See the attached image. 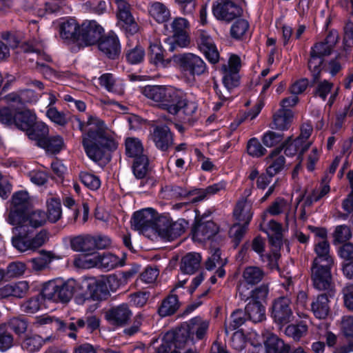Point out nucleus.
Masks as SVG:
<instances>
[{"instance_id": "6e6552de", "label": "nucleus", "mask_w": 353, "mask_h": 353, "mask_svg": "<svg viewBox=\"0 0 353 353\" xmlns=\"http://www.w3.org/2000/svg\"><path fill=\"white\" fill-rule=\"evenodd\" d=\"M271 316L279 325H285L294 319L292 301L288 296L276 299L272 305Z\"/></svg>"}, {"instance_id": "f704fd0d", "label": "nucleus", "mask_w": 353, "mask_h": 353, "mask_svg": "<svg viewBox=\"0 0 353 353\" xmlns=\"http://www.w3.org/2000/svg\"><path fill=\"white\" fill-rule=\"evenodd\" d=\"M248 319L254 323H259L265 319V307L263 303L249 301L245 307Z\"/></svg>"}, {"instance_id": "bb28decb", "label": "nucleus", "mask_w": 353, "mask_h": 353, "mask_svg": "<svg viewBox=\"0 0 353 353\" xmlns=\"http://www.w3.org/2000/svg\"><path fill=\"white\" fill-rule=\"evenodd\" d=\"M180 305L178 296L171 294L161 301L158 308V314L161 317L172 316L177 312Z\"/></svg>"}, {"instance_id": "f8f14e48", "label": "nucleus", "mask_w": 353, "mask_h": 353, "mask_svg": "<svg viewBox=\"0 0 353 353\" xmlns=\"http://www.w3.org/2000/svg\"><path fill=\"white\" fill-rule=\"evenodd\" d=\"M117 26L127 34H134L139 31V26L133 18L130 5L123 0H117Z\"/></svg>"}, {"instance_id": "774afa93", "label": "nucleus", "mask_w": 353, "mask_h": 353, "mask_svg": "<svg viewBox=\"0 0 353 353\" xmlns=\"http://www.w3.org/2000/svg\"><path fill=\"white\" fill-rule=\"evenodd\" d=\"M344 306L351 312H353V284H347L342 289Z\"/></svg>"}, {"instance_id": "412c9836", "label": "nucleus", "mask_w": 353, "mask_h": 353, "mask_svg": "<svg viewBox=\"0 0 353 353\" xmlns=\"http://www.w3.org/2000/svg\"><path fill=\"white\" fill-rule=\"evenodd\" d=\"M206 214L202 215L201 219L198 221L193 228V239L199 241L210 239L218 232L219 228L213 221H203Z\"/></svg>"}, {"instance_id": "603ef678", "label": "nucleus", "mask_w": 353, "mask_h": 353, "mask_svg": "<svg viewBox=\"0 0 353 353\" xmlns=\"http://www.w3.org/2000/svg\"><path fill=\"white\" fill-rule=\"evenodd\" d=\"M249 28V23L245 19H238L232 26L230 29L231 37L239 39L246 33Z\"/></svg>"}, {"instance_id": "c85d7f7f", "label": "nucleus", "mask_w": 353, "mask_h": 353, "mask_svg": "<svg viewBox=\"0 0 353 353\" xmlns=\"http://www.w3.org/2000/svg\"><path fill=\"white\" fill-rule=\"evenodd\" d=\"M201 261V256L199 253H188L181 259V270L185 274H192L199 269Z\"/></svg>"}, {"instance_id": "e433bc0d", "label": "nucleus", "mask_w": 353, "mask_h": 353, "mask_svg": "<svg viewBox=\"0 0 353 353\" xmlns=\"http://www.w3.org/2000/svg\"><path fill=\"white\" fill-rule=\"evenodd\" d=\"M48 132V128L44 123L35 121L31 129L26 131V134L30 139L36 141L39 146L41 141H44L47 137Z\"/></svg>"}, {"instance_id": "3c124183", "label": "nucleus", "mask_w": 353, "mask_h": 353, "mask_svg": "<svg viewBox=\"0 0 353 353\" xmlns=\"http://www.w3.org/2000/svg\"><path fill=\"white\" fill-rule=\"evenodd\" d=\"M61 216V205L59 201L52 199L48 202V219L52 223L57 222Z\"/></svg>"}, {"instance_id": "c9c22d12", "label": "nucleus", "mask_w": 353, "mask_h": 353, "mask_svg": "<svg viewBox=\"0 0 353 353\" xmlns=\"http://www.w3.org/2000/svg\"><path fill=\"white\" fill-rule=\"evenodd\" d=\"M149 14L158 23H164L170 17V12L165 5L155 1L150 3L148 9Z\"/></svg>"}, {"instance_id": "052dcab7", "label": "nucleus", "mask_w": 353, "mask_h": 353, "mask_svg": "<svg viewBox=\"0 0 353 353\" xmlns=\"http://www.w3.org/2000/svg\"><path fill=\"white\" fill-rule=\"evenodd\" d=\"M50 337H47L44 340H41L39 336L27 338L23 343L22 347L28 352H32L38 350L42 345V342L50 341Z\"/></svg>"}, {"instance_id": "c03bdc74", "label": "nucleus", "mask_w": 353, "mask_h": 353, "mask_svg": "<svg viewBox=\"0 0 353 353\" xmlns=\"http://www.w3.org/2000/svg\"><path fill=\"white\" fill-rule=\"evenodd\" d=\"M99 268L105 269V270H110L118 265H122L123 263L119 258L110 252L99 254Z\"/></svg>"}, {"instance_id": "ddd939ff", "label": "nucleus", "mask_w": 353, "mask_h": 353, "mask_svg": "<svg viewBox=\"0 0 353 353\" xmlns=\"http://www.w3.org/2000/svg\"><path fill=\"white\" fill-rule=\"evenodd\" d=\"M81 288H86L88 290V294L77 298L79 305H83L90 300L106 299L110 295L107 285L103 281H85L82 283Z\"/></svg>"}, {"instance_id": "c756f323", "label": "nucleus", "mask_w": 353, "mask_h": 353, "mask_svg": "<svg viewBox=\"0 0 353 353\" xmlns=\"http://www.w3.org/2000/svg\"><path fill=\"white\" fill-rule=\"evenodd\" d=\"M330 246L326 240H322L317 243L314 247V252L316 256L314 259L312 263L334 264V260L330 254Z\"/></svg>"}, {"instance_id": "bf43d9fd", "label": "nucleus", "mask_w": 353, "mask_h": 353, "mask_svg": "<svg viewBox=\"0 0 353 353\" xmlns=\"http://www.w3.org/2000/svg\"><path fill=\"white\" fill-rule=\"evenodd\" d=\"M21 310L26 314H32L40 310L41 303L39 296H33L23 302L21 305Z\"/></svg>"}, {"instance_id": "7ed1b4c3", "label": "nucleus", "mask_w": 353, "mask_h": 353, "mask_svg": "<svg viewBox=\"0 0 353 353\" xmlns=\"http://www.w3.org/2000/svg\"><path fill=\"white\" fill-rule=\"evenodd\" d=\"M338 41V33L336 31H330L324 40L315 43L311 48L307 68L311 72L314 82L320 79L325 57L332 54Z\"/></svg>"}, {"instance_id": "49530a36", "label": "nucleus", "mask_w": 353, "mask_h": 353, "mask_svg": "<svg viewBox=\"0 0 353 353\" xmlns=\"http://www.w3.org/2000/svg\"><path fill=\"white\" fill-rule=\"evenodd\" d=\"M307 332L306 324L301 322L298 324H291L287 326L285 334L293 339L294 341H299Z\"/></svg>"}, {"instance_id": "aec40b11", "label": "nucleus", "mask_w": 353, "mask_h": 353, "mask_svg": "<svg viewBox=\"0 0 353 353\" xmlns=\"http://www.w3.org/2000/svg\"><path fill=\"white\" fill-rule=\"evenodd\" d=\"M132 314L129 306L123 303L108 310L105 313V317L111 324L123 326L128 322Z\"/></svg>"}, {"instance_id": "4d7b16f0", "label": "nucleus", "mask_w": 353, "mask_h": 353, "mask_svg": "<svg viewBox=\"0 0 353 353\" xmlns=\"http://www.w3.org/2000/svg\"><path fill=\"white\" fill-rule=\"evenodd\" d=\"M79 179L82 183L92 190H96L101 186L99 178L88 172H81Z\"/></svg>"}, {"instance_id": "4be33fe9", "label": "nucleus", "mask_w": 353, "mask_h": 353, "mask_svg": "<svg viewBox=\"0 0 353 353\" xmlns=\"http://www.w3.org/2000/svg\"><path fill=\"white\" fill-rule=\"evenodd\" d=\"M98 47L101 52L112 59L118 58L121 53L119 39L114 35L101 37L99 41Z\"/></svg>"}, {"instance_id": "8fccbe9b", "label": "nucleus", "mask_w": 353, "mask_h": 353, "mask_svg": "<svg viewBox=\"0 0 353 353\" xmlns=\"http://www.w3.org/2000/svg\"><path fill=\"white\" fill-rule=\"evenodd\" d=\"M13 345V336L6 324L0 325V350L6 351Z\"/></svg>"}, {"instance_id": "5fc2aeb1", "label": "nucleus", "mask_w": 353, "mask_h": 353, "mask_svg": "<svg viewBox=\"0 0 353 353\" xmlns=\"http://www.w3.org/2000/svg\"><path fill=\"white\" fill-rule=\"evenodd\" d=\"M248 225L246 224H241V223H238L234 224L229 232L230 237L233 239L234 246H237L245 235Z\"/></svg>"}, {"instance_id": "09e8293b", "label": "nucleus", "mask_w": 353, "mask_h": 353, "mask_svg": "<svg viewBox=\"0 0 353 353\" xmlns=\"http://www.w3.org/2000/svg\"><path fill=\"white\" fill-rule=\"evenodd\" d=\"M54 327L59 331L65 332L68 336L72 339H75L77 335V325L74 322L70 321H61L60 319H55Z\"/></svg>"}, {"instance_id": "4468645a", "label": "nucleus", "mask_w": 353, "mask_h": 353, "mask_svg": "<svg viewBox=\"0 0 353 353\" xmlns=\"http://www.w3.org/2000/svg\"><path fill=\"white\" fill-rule=\"evenodd\" d=\"M156 219L155 212L152 209H144L134 213L132 219V227L141 232L144 235L150 237L151 232Z\"/></svg>"}, {"instance_id": "393cba45", "label": "nucleus", "mask_w": 353, "mask_h": 353, "mask_svg": "<svg viewBox=\"0 0 353 353\" xmlns=\"http://www.w3.org/2000/svg\"><path fill=\"white\" fill-rule=\"evenodd\" d=\"M209 323L207 321H203L200 318H194L190 323L179 327V329H183L187 327L188 329V338L185 342V345L189 343L192 342V335L195 332L196 339L201 340L205 336L207 330L208 329Z\"/></svg>"}, {"instance_id": "473e14b6", "label": "nucleus", "mask_w": 353, "mask_h": 353, "mask_svg": "<svg viewBox=\"0 0 353 353\" xmlns=\"http://www.w3.org/2000/svg\"><path fill=\"white\" fill-rule=\"evenodd\" d=\"M293 118V112L290 109L280 108L273 117L274 128L279 130H286L290 126Z\"/></svg>"}, {"instance_id": "de8ad7c7", "label": "nucleus", "mask_w": 353, "mask_h": 353, "mask_svg": "<svg viewBox=\"0 0 353 353\" xmlns=\"http://www.w3.org/2000/svg\"><path fill=\"white\" fill-rule=\"evenodd\" d=\"M28 193L26 191H19L12 195L10 208L28 210Z\"/></svg>"}, {"instance_id": "a18cd8bd", "label": "nucleus", "mask_w": 353, "mask_h": 353, "mask_svg": "<svg viewBox=\"0 0 353 353\" xmlns=\"http://www.w3.org/2000/svg\"><path fill=\"white\" fill-rule=\"evenodd\" d=\"M170 225V220L168 217L163 216H156L151 232L158 234L159 236L166 239Z\"/></svg>"}, {"instance_id": "b1692460", "label": "nucleus", "mask_w": 353, "mask_h": 353, "mask_svg": "<svg viewBox=\"0 0 353 353\" xmlns=\"http://www.w3.org/2000/svg\"><path fill=\"white\" fill-rule=\"evenodd\" d=\"M36 120V114L28 109L15 110L12 125L18 129L26 132L31 129Z\"/></svg>"}, {"instance_id": "2f4dec72", "label": "nucleus", "mask_w": 353, "mask_h": 353, "mask_svg": "<svg viewBox=\"0 0 353 353\" xmlns=\"http://www.w3.org/2000/svg\"><path fill=\"white\" fill-rule=\"evenodd\" d=\"M267 353H290V347L274 334H270L264 341Z\"/></svg>"}, {"instance_id": "f257e3e1", "label": "nucleus", "mask_w": 353, "mask_h": 353, "mask_svg": "<svg viewBox=\"0 0 353 353\" xmlns=\"http://www.w3.org/2000/svg\"><path fill=\"white\" fill-rule=\"evenodd\" d=\"M75 120L79 129L85 132L82 136V145L90 159L98 162L103 158L107 150L117 148V144L103 121L94 116H90L85 122L77 117Z\"/></svg>"}, {"instance_id": "6e6d98bb", "label": "nucleus", "mask_w": 353, "mask_h": 353, "mask_svg": "<svg viewBox=\"0 0 353 353\" xmlns=\"http://www.w3.org/2000/svg\"><path fill=\"white\" fill-rule=\"evenodd\" d=\"M270 159L272 160V162L267 168V174L270 176H274L277 173L281 171L283 168L285 160L284 157L283 156H274V157H271V154H270Z\"/></svg>"}, {"instance_id": "cd10ccee", "label": "nucleus", "mask_w": 353, "mask_h": 353, "mask_svg": "<svg viewBox=\"0 0 353 353\" xmlns=\"http://www.w3.org/2000/svg\"><path fill=\"white\" fill-rule=\"evenodd\" d=\"M70 245L73 250L83 252L90 254L94 251V237L91 236H78L70 241Z\"/></svg>"}, {"instance_id": "0eeeda50", "label": "nucleus", "mask_w": 353, "mask_h": 353, "mask_svg": "<svg viewBox=\"0 0 353 353\" xmlns=\"http://www.w3.org/2000/svg\"><path fill=\"white\" fill-rule=\"evenodd\" d=\"M332 265L333 264L312 263L310 268L314 287L319 290H328L330 296L334 294L331 274Z\"/></svg>"}, {"instance_id": "ea45409f", "label": "nucleus", "mask_w": 353, "mask_h": 353, "mask_svg": "<svg viewBox=\"0 0 353 353\" xmlns=\"http://www.w3.org/2000/svg\"><path fill=\"white\" fill-rule=\"evenodd\" d=\"M223 189H225V184L223 183H218L209 185L205 189H195L190 191L189 194H198V196L192 201V203H196L203 200L207 195L214 194Z\"/></svg>"}, {"instance_id": "9d476101", "label": "nucleus", "mask_w": 353, "mask_h": 353, "mask_svg": "<svg viewBox=\"0 0 353 353\" xmlns=\"http://www.w3.org/2000/svg\"><path fill=\"white\" fill-rule=\"evenodd\" d=\"M265 276L264 270L259 266L249 265L243 268L241 279L238 281L236 292L241 291L243 295L248 294V288L258 285Z\"/></svg>"}, {"instance_id": "9b49d317", "label": "nucleus", "mask_w": 353, "mask_h": 353, "mask_svg": "<svg viewBox=\"0 0 353 353\" xmlns=\"http://www.w3.org/2000/svg\"><path fill=\"white\" fill-rule=\"evenodd\" d=\"M103 28L94 21H85L80 26L77 44L88 46L99 42L103 32Z\"/></svg>"}, {"instance_id": "79ce46f5", "label": "nucleus", "mask_w": 353, "mask_h": 353, "mask_svg": "<svg viewBox=\"0 0 353 353\" xmlns=\"http://www.w3.org/2000/svg\"><path fill=\"white\" fill-rule=\"evenodd\" d=\"M53 259L52 254L46 250H41L38 256L29 261L31 268L34 271H41L45 269Z\"/></svg>"}, {"instance_id": "37998d69", "label": "nucleus", "mask_w": 353, "mask_h": 353, "mask_svg": "<svg viewBox=\"0 0 353 353\" xmlns=\"http://www.w3.org/2000/svg\"><path fill=\"white\" fill-rule=\"evenodd\" d=\"M64 145L63 139L59 135L46 137L41 141L39 147H41L51 153L59 152Z\"/></svg>"}, {"instance_id": "2eb2a0df", "label": "nucleus", "mask_w": 353, "mask_h": 353, "mask_svg": "<svg viewBox=\"0 0 353 353\" xmlns=\"http://www.w3.org/2000/svg\"><path fill=\"white\" fill-rule=\"evenodd\" d=\"M37 228H26L24 226L14 227L12 230L14 234L12 238V245L21 252L27 250H35L32 245V239L29 236L33 234Z\"/></svg>"}, {"instance_id": "864d4df0", "label": "nucleus", "mask_w": 353, "mask_h": 353, "mask_svg": "<svg viewBox=\"0 0 353 353\" xmlns=\"http://www.w3.org/2000/svg\"><path fill=\"white\" fill-rule=\"evenodd\" d=\"M334 243H341L348 241L352 237L350 228L346 225L336 226L333 234Z\"/></svg>"}, {"instance_id": "f3484780", "label": "nucleus", "mask_w": 353, "mask_h": 353, "mask_svg": "<svg viewBox=\"0 0 353 353\" xmlns=\"http://www.w3.org/2000/svg\"><path fill=\"white\" fill-rule=\"evenodd\" d=\"M150 136L155 146L161 151H167L173 145V134L166 125L154 126Z\"/></svg>"}, {"instance_id": "69168bd1", "label": "nucleus", "mask_w": 353, "mask_h": 353, "mask_svg": "<svg viewBox=\"0 0 353 353\" xmlns=\"http://www.w3.org/2000/svg\"><path fill=\"white\" fill-rule=\"evenodd\" d=\"M341 330L345 338L353 340V316H343L341 321Z\"/></svg>"}, {"instance_id": "a878e982", "label": "nucleus", "mask_w": 353, "mask_h": 353, "mask_svg": "<svg viewBox=\"0 0 353 353\" xmlns=\"http://www.w3.org/2000/svg\"><path fill=\"white\" fill-rule=\"evenodd\" d=\"M329 292L319 295L311 303V310L314 315L319 319H325L330 313Z\"/></svg>"}, {"instance_id": "20e7f679", "label": "nucleus", "mask_w": 353, "mask_h": 353, "mask_svg": "<svg viewBox=\"0 0 353 353\" xmlns=\"http://www.w3.org/2000/svg\"><path fill=\"white\" fill-rule=\"evenodd\" d=\"M6 221L14 227L40 228L45 224L46 215L44 212L41 210L28 214L27 210L10 208Z\"/></svg>"}, {"instance_id": "5701e85b", "label": "nucleus", "mask_w": 353, "mask_h": 353, "mask_svg": "<svg viewBox=\"0 0 353 353\" xmlns=\"http://www.w3.org/2000/svg\"><path fill=\"white\" fill-rule=\"evenodd\" d=\"M248 294L246 295H243L241 291L236 292V296L244 302L251 301L263 303L265 302L269 293V284L263 283L254 289L248 288Z\"/></svg>"}, {"instance_id": "f03ea898", "label": "nucleus", "mask_w": 353, "mask_h": 353, "mask_svg": "<svg viewBox=\"0 0 353 353\" xmlns=\"http://www.w3.org/2000/svg\"><path fill=\"white\" fill-rule=\"evenodd\" d=\"M141 92L148 99L157 103L160 108L173 115L181 113L189 117L197 109L196 103L189 101L183 90L173 87L146 85Z\"/></svg>"}, {"instance_id": "dca6fc26", "label": "nucleus", "mask_w": 353, "mask_h": 353, "mask_svg": "<svg viewBox=\"0 0 353 353\" xmlns=\"http://www.w3.org/2000/svg\"><path fill=\"white\" fill-rule=\"evenodd\" d=\"M196 36V43L201 51L211 63H216L219 60V53L212 38L203 30H198Z\"/></svg>"}, {"instance_id": "6ab92c4d", "label": "nucleus", "mask_w": 353, "mask_h": 353, "mask_svg": "<svg viewBox=\"0 0 353 353\" xmlns=\"http://www.w3.org/2000/svg\"><path fill=\"white\" fill-rule=\"evenodd\" d=\"M213 13L218 19L230 21L241 15V9L231 1L222 0L213 8Z\"/></svg>"}, {"instance_id": "0e129e2a", "label": "nucleus", "mask_w": 353, "mask_h": 353, "mask_svg": "<svg viewBox=\"0 0 353 353\" xmlns=\"http://www.w3.org/2000/svg\"><path fill=\"white\" fill-rule=\"evenodd\" d=\"M247 151L250 156L260 157L265 154L266 150L262 146L258 139L252 138L248 143Z\"/></svg>"}, {"instance_id": "a19ab883", "label": "nucleus", "mask_w": 353, "mask_h": 353, "mask_svg": "<svg viewBox=\"0 0 353 353\" xmlns=\"http://www.w3.org/2000/svg\"><path fill=\"white\" fill-rule=\"evenodd\" d=\"M125 152L129 157L136 159L145 155L143 154V148L142 143L139 139L128 137L125 140Z\"/></svg>"}, {"instance_id": "423d86ee", "label": "nucleus", "mask_w": 353, "mask_h": 353, "mask_svg": "<svg viewBox=\"0 0 353 353\" xmlns=\"http://www.w3.org/2000/svg\"><path fill=\"white\" fill-rule=\"evenodd\" d=\"M172 60L179 65L180 70L192 77L200 76L208 72L205 61L193 53L175 54Z\"/></svg>"}, {"instance_id": "338daca9", "label": "nucleus", "mask_w": 353, "mask_h": 353, "mask_svg": "<svg viewBox=\"0 0 353 353\" xmlns=\"http://www.w3.org/2000/svg\"><path fill=\"white\" fill-rule=\"evenodd\" d=\"M353 44V23L347 21L343 28V45L345 50L351 48Z\"/></svg>"}, {"instance_id": "e2e57ef3", "label": "nucleus", "mask_w": 353, "mask_h": 353, "mask_svg": "<svg viewBox=\"0 0 353 353\" xmlns=\"http://www.w3.org/2000/svg\"><path fill=\"white\" fill-rule=\"evenodd\" d=\"M12 296L17 299L25 297L29 292L30 285L26 281L12 283Z\"/></svg>"}, {"instance_id": "1a4fd4ad", "label": "nucleus", "mask_w": 353, "mask_h": 353, "mask_svg": "<svg viewBox=\"0 0 353 353\" xmlns=\"http://www.w3.org/2000/svg\"><path fill=\"white\" fill-rule=\"evenodd\" d=\"M188 338V329H177L172 333H167L163 343L157 348V353H181Z\"/></svg>"}, {"instance_id": "4c0bfd02", "label": "nucleus", "mask_w": 353, "mask_h": 353, "mask_svg": "<svg viewBox=\"0 0 353 353\" xmlns=\"http://www.w3.org/2000/svg\"><path fill=\"white\" fill-rule=\"evenodd\" d=\"M292 137H289L280 147L276 148L271 152V157H274L280 154L282 150H284V152L287 156H294L299 151L300 145L302 143L299 139H294L293 141H291Z\"/></svg>"}, {"instance_id": "13d9d810", "label": "nucleus", "mask_w": 353, "mask_h": 353, "mask_svg": "<svg viewBox=\"0 0 353 353\" xmlns=\"http://www.w3.org/2000/svg\"><path fill=\"white\" fill-rule=\"evenodd\" d=\"M150 60L156 65H161L165 66L163 60V50L157 43L151 44L149 48Z\"/></svg>"}, {"instance_id": "58836bf2", "label": "nucleus", "mask_w": 353, "mask_h": 353, "mask_svg": "<svg viewBox=\"0 0 353 353\" xmlns=\"http://www.w3.org/2000/svg\"><path fill=\"white\" fill-rule=\"evenodd\" d=\"M132 171L137 179H144L149 172V160L146 155L134 159Z\"/></svg>"}, {"instance_id": "a211bd4d", "label": "nucleus", "mask_w": 353, "mask_h": 353, "mask_svg": "<svg viewBox=\"0 0 353 353\" xmlns=\"http://www.w3.org/2000/svg\"><path fill=\"white\" fill-rule=\"evenodd\" d=\"M222 70L224 72L223 83L225 86V94H223V92L219 90V87L216 82L214 83V89L219 99L225 101L230 98L231 90L239 85L240 77L236 72H233L227 70L226 65L222 66Z\"/></svg>"}, {"instance_id": "39448f33", "label": "nucleus", "mask_w": 353, "mask_h": 353, "mask_svg": "<svg viewBox=\"0 0 353 353\" xmlns=\"http://www.w3.org/2000/svg\"><path fill=\"white\" fill-rule=\"evenodd\" d=\"M75 288V281L68 280L65 282L61 281H50L47 282L41 294L43 298L54 302L68 303L72 297Z\"/></svg>"}, {"instance_id": "7c9ffc66", "label": "nucleus", "mask_w": 353, "mask_h": 353, "mask_svg": "<svg viewBox=\"0 0 353 353\" xmlns=\"http://www.w3.org/2000/svg\"><path fill=\"white\" fill-rule=\"evenodd\" d=\"M79 29L80 26H79L76 20L70 19L61 24L60 36L63 39L70 40L77 43Z\"/></svg>"}, {"instance_id": "72a5a7b5", "label": "nucleus", "mask_w": 353, "mask_h": 353, "mask_svg": "<svg viewBox=\"0 0 353 353\" xmlns=\"http://www.w3.org/2000/svg\"><path fill=\"white\" fill-rule=\"evenodd\" d=\"M251 208V204L248 202L247 199L242 198L236 203L234 210V216L239 223L242 222L244 224L249 225L252 217Z\"/></svg>"}, {"instance_id": "680f3d73", "label": "nucleus", "mask_w": 353, "mask_h": 353, "mask_svg": "<svg viewBox=\"0 0 353 353\" xmlns=\"http://www.w3.org/2000/svg\"><path fill=\"white\" fill-rule=\"evenodd\" d=\"M190 43V39L187 32L172 35V41L169 48L170 51H174L177 47L185 48Z\"/></svg>"}]
</instances>
